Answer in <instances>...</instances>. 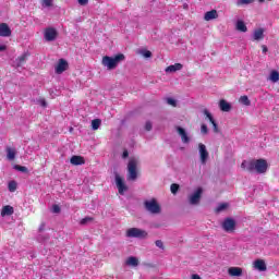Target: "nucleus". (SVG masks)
I'll return each instance as SVG.
<instances>
[{"instance_id":"nucleus-1","label":"nucleus","mask_w":279,"mask_h":279,"mask_svg":"<svg viewBox=\"0 0 279 279\" xmlns=\"http://www.w3.org/2000/svg\"><path fill=\"white\" fill-rule=\"evenodd\" d=\"M125 60V54L123 53H118L113 58L109 56H105L102 58V65L107 66L109 71H112V69H117L119 62H123Z\"/></svg>"},{"instance_id":"nucleus-2","label":"nucleus","mask_w":279,"mask_h":279,"mask_svg":"<svg viewBox=\"0 0 279 279\" xmlns=\"http://www.w3.org/2000/svg\"><path fill=\"white\" fill-rule=\"evenodd\" d=\"M138 167V160L135 158L130 159L128 163V180H136L138 178V171L136 170Z\"/></svg>"},{"instance_id":"nucleus-3","label":"nucleus","mask_w":279,"mask_h":279,"mask_svg":"<svg viewBox=\"0 0 279 279\" xmlns=\"http://www.w3.org/2000/svg\"><path fill=\"white\" fill-rule=\"evenodd\" d=\"M144 208L151 215H160V204H158V201H156V198L145 201Z\"/></svg>"},{"instance_id":"nucleus-4","label":"nucleus","mask_w":279,"mask_h":279,"mask_svg":"<svg viewBox=\"0 0 279 279\" xmlns=\"http://www.w3.org/2000/svg\"><path fill=\"white\" fill-rule=\"evenodd\" d=\"M125 234L128 239H147V231L138 228H130Z\"/></svg>"},{"instance_id":"nucleus-5","label":"nucleus","mask_w":279,"mask_h":279,"mask_svg":"<svg viewBox=\"0 0 279 279\" xmlns=\"http://www.w3.org/2000/svg\"><path fill=\"white\" fill-rule=\"evenodd\" d=\"M221 226L225 232H234L236 230V220L234 218H226Z\"/></svg>"},{"instance_id":"nucleus-6","label":"nucleus","mask_w":279,"mask_h":279,"mask_svg":"<svg viewBox=\"0 0 279 279\" xmlns=\"http://www.w3.org/2000/svg\"><path fill=\"white\" fill-rule=\"evenodd\" d=\"M256 167V160L251 159V160H243L241 163V169L243 171H248V173H254Z\"/></svg>"},{"instance_id":"nucleus-7","label":"nucleus","mask_w":279,"mask_h":279,"mask_svg":"<svg viewBox=\"0 0 279 279\" xmlns=\"http://www.w3.org/2000/svg\"><path fill=\"white\" fill-rule=\"evenodd\" d=\"M267 160L257 159L255 160V171L256 173H266L267 172Z\"/></svg>"},{"instance_id":"nucleus-8","label":"nucleus","mask_w":279,"mask_h":279,"mask_svg":"<svg viewBox=\"0 0 279 279\" xmlns=\"http://www.w3.org/2000/svg\"><path fill=\"white\" fill-rule=\"evenodd\" d=\"M202 193H204V190L202 187H197V190L190 196V204L192 206H196V204H199V201L202 199Z\"/></svg>"},{"instance_id":"nucleus-9","label":"nucleus","mask_w":279,"mask_h":279,"mask_svg":"<svg viewBox=\"0 0 279 279\" xmlns=\"http://www.w3.org/2000/svg\"><path fill=\"white\" fill-rule=\"evenodd\" d=\"M69 70V62L64 59H59L58 64L56 65V73L57 75H62L64 71Z\"/></svg>"},{"instance_id":"nucleus-10","label":"nucleus","mask_w":279,"mask_h":279,"mask_svg":"<svg viewBox=\"0 0 279 279\" xmlns=\"http://www.w3.org/2000/svg\"><path fill=\"white\" fill-rule=\"evenodd\" d=\"M45 39L48 41V43H51L56 38H58V31H56V28H46L45 31Z\"/></svg>"},{"instance_id":"nucleus-11","label":"nucleus","mask_w":279,"mask_h":279,"mask_svg":"<svg viewBox=\"0 0 279 279\" xmlns=\"http://www.w3.org/2000/svg\"><path fill=\"white\" fill-rule=\"evenodd\" d=\"M198 151H199L202 165H206V162L208 160V156H209L208 149H206V145L199 144L198 145Z\"/></svg>"},{"instance_id":"nucleus-12","label":"nucleus","mask_w":279,"mask_h":279,"mask_svg":"<svg viewBox=\"0 0 279 279\" xmlns=\"http://www.w3.org/2000/svg\"><path fill=\"white\" fill-rule=\"evenodd\" d=\"M116 184H117L120 195H123V193H125V191H128V185H125L123 178H121L119 174H116Z\"/></svg>"},{"instance_id":"nucleus-13","label":"nucleus","mask_w":279,"mask_h":279,"mask_svg":"<svg viewBox=\"0 0 279 279\" xmlns=\"http://www.w3.org/2000/svg\"><path fill=\"white\" fill-rule=\"evenodd\" d=\"M0 36H2V38L12 36V29H10V26H8L7 23L0 24Z\"/></svg>"},{"instance_id":"nucleus-14","label":"nucleus","mask_w":279,"mask_h":279,"mask_svg":"<svg viewBox=\"0 0 279 279\" xmlns=\"http://www.w3.org/2000/svg\"><path fill=\"white\" fill-rule=\"evenodd\" d=\"M228 274H229V276H231V278H240V276H243V268L230 267L228 269Z\"/></svg>"},{"instance_id":"nucleus-15","label":"nucleus","mask_w":279,"mask_h":279,"mask_svg":"<svg viewBox=\"0 0 279 279\" xmlns=\"http://www.w3.org/2000/svg\"><path fill=\"white\" fill-rule=\"evenodd\" d=\"M71 165L78 167L80 165H86V160L82 156L74 155L70 159Z\"/></svg>"},{"instance_id":"nucleus-16","label":"nucleus","mask_w":279,"mask_h":279,"mask_svg":"<svg viewBox=\"0 0 279 279\" xmlns=\"http://www.w3.org/2000/svg\"><path fill=\"white\" fill-rule=\"evenodd\" d=\"M177 132L181 136L182 143L186 144L191 142V138L189 137V135L186 134V131L183 128L177 126Z\"/></svg>"},{"instance_id":"nucleus-17","label":"nucleus","mask_w":279,"mask_h":279,"mask_svg":"<svg viewBox=\"0 0 279 279\" xmlns=\"http://www.w3.org/2000/svg\"><path fill=\"white\" fill-rule=\"evenodd\" d=\"M215 19H219V13L215 9L207 11L204 15V21H215Z\"/></svg>"},{"instance_id":"nucleus-18","label":"nucleus","mask_w":279,"mask_h":279,"mask_svg":"<svg viewBox=\"0 0 279 279\" xmlns=\"http://www.w3.org/2000/svg\"><path fill=\"white\" fill-rule=\"evenodd\" d=\"M183 68L182 63H174L166 68V73H175V71H182Z\"/></svg>"},{"instance_id":"nucleus-19","label":"nucleus","mask_w":279,"mask_h":279,"mask_svg":"<svg viewBox=\"0 0 279 279\" xmlns=\"http://www.w3.org/2000/svg\"><path fill=\"white\" fill-rule=\"evenodd\" d=\"M14 215V207L7 205L2 207L1 217H10Z\"/></svg>"},{"instance_id":"nucleus-20","label":"nucleus","mask_w":279,"mask_h":279,"mask_svg":"<svg viewBox=\"0 0 279 279\" xmlns=\"http://www.w3.org/2000/svg\"><path fill=\"white\" fill-rule=\"evenodd\" d=\"M254 267L258 271H267V264H265V262L263 259H256L254 262Z\"/></svg>"},{"instance_id":"nucleus-21","label":"nucleus","mask_w":279,"mask_h":279,"mask_svg":"<svg viewBox=\"0 0 279 279\" xmlns=\"http://www.w3.org/2000/svg\"><path fill=\"white\" fill-rule=\"evenodd\" d=\"M219 108L222 112H230V110H232V105H230V102L221 99L219 101Z\"/></svg>"},{"instance_id":"nucleus-22","label":"nucleus","mask_w":279,"mask_h":279,"mask_svg":"<svg viewBox=\"0 0 279 279\" xmlns=\"http://www.w3.org/2000/svg\"><path fill=\"white\" fill-rule=\"evenodd\" d=\"M265 38V29L257 28L254 31L253 40H263Z\"/></svg>"},{"instance_id":"nucleus-23","label":"nucleus","mask_w":279,"mask_h":279,"mask_svg":"<svg viewBox=\"0 0 279 279\" xmlns=\"http://www.w3.org/2000/svg\"><path fill=\"white\" fill-rule=\"evenodd\" d=\"M27 58H29V53H27V52H24L22 56H20L16 59L17 66H23L25 64V62H27Z\"/></svg>"},{"instance_id":"nucleus-24","label":"nucleus","mask_w":279,"mask_h":279,"mask_svg":"<svg viewBox=\"0 0 279 279\" xmlns=\"http://www.w3.org/2000/svg\"><path fill=\"white\" fill-rule=\"evenodd\" d=\"M235 28L238 29V32H243V33L247 32V26L245 25V22L241 20L236 22Z\"/></svg>"},{"instance_id":"nucleus-25","label":"nucleus","mask_w":279,"mask_h":279,"mask_svg":"<svg viewBox=\"0 0 279 279\" xmlns=\"http://www.w3.org/2000/svg\"><path fill=\"white\" fill-rule=\"evenodd\" d=\"M126 265L130 267H138V258L131 256L126 259Z\"/></svg>"},{"instance_id":"nucleus-26","label":"nucleus","mask_w":279,"mask_h":279,"mask_svg":"<svg viewBox=\"0 0 279 279\" xmlns=\"http://www.w3.org/2000/svg\"><path fill=\"white\" fill-rule=\"evenodd\" d=\"M7 158L8 160H14V158H16V149L7 148Z\"/></svg>"},{"instance_id":"nucleus-27","label":"nucleus","mask_w":279,"mask_h":279,"mask_svg":"<svg viewBox=\"0 0 279 279\" xmlns=\"http://www.w3.org/2000/svg\"><path fill=\"white\" fill-rule=\"evenodd\" d=\"M239 101L243 106H252V101L250 100V98L247 96H241Z\"/></svg>"},{"instance_id":"nucleus-28","label":"nucleus","mask_w":279,"mask_h":279,"mask_svg":"<svg viewBox=\"0 0 279 279\" xmlns=\"http://www.w3.org/2000/svg\"><path fill=\"white\" fill-rule=\"evenodd\" d=\"M17 186L19 184L16 183V181H10L8 184V190L10 191V193H14Z\"/></svg>"},{"instance_id":"nucleus-29","label":"nucleus","mask_w":279,"mask_h":279,"mask_svg":"<svg viewBox=\"0 0 279 279\" xmlns=\"http://www.w3.org/2000/svg\"><path fill=\"white\" fill-rule=\"evenodd\" d=\"M270 82H279V73L278 71H272L269 76Z\"/></svg>"},{"instance_id":"nucleus-30","label":"nucleus","mask_w":279,"mask_h":279,"mask_svg":"<svg viewBox=\"0 0 279 279\" xmlns=\"http://www.w3.org/2000/svg\"><path fill=\"white\" fill-rule=\"evenodd\" d=\"M203 114H205L206 119H208L209 123H214L215 118H213V113L208 111V109H204Z\"/></svg>"},{"instance_id":"nucleus-31","label":"nucleus","mask_w":279,"mask_h":279,"mask_svg":"<svg viewBox=\"0 0 279 279\" xmlns=\"http://www.w3.org/2000/svg\"><path fill=\"white\" fill-rule=\"evenodd\" d=\"M13 169H15V171H21L22 173H28L29 171L27 167L21 165H15Z\"/></svg>"},{"instance_id":"nucleus-32","label":"nucleus","mask_w":279,"mask_h":279,"mask_svg":"<svg viewBox=\"0 0 279 279\" xmlns=\"http://www.w3.org/2000/svg\"><path fill=\"white\" fill-rule=\"evenodd\" d=\"M100 125H101V120L100 119L92 120V128H93V130H99Z\"/></svg>"},{"instance_id":"nucleus-33","label":"nucleus","mask_w":279,"mask_h":279,"mask_svg":"<svg viewBox=\"0 0 279 279\" xmlns=\"http://www.w3.org/2000/svg\"><path fill=\"white\" fill-rule=\"evenodd\" d=\"M170 191H171L172 195H175V193H178V191H180V185L178 183H172L170 186Z\"/></svg>"},{"instance_id":"nucleus-34","label":"nucleus","mask_w":279,"mask_h":279,"mask_svg":"<svg viewBox=\"0 0 279 279\" xmlns=\"http://www.w3.org/2000/svg\"><path fill=\"white\" fill-rule=\"evenodd\" d=\"M256 0H238L236 5H250V3H254Z\"/></svg>"},{"instance_id":"nucleus-35","label":"nucleus","mask_w":279,"mask_h":279,"mask_svg":"<svg viewBox=\"0 0 279 279\" xmlns=\"http://www.w3.org/2000/svg\"><path fill=\"white\" fill-rule=\"evenodd\" d=\"M226 208H228V203H221V204L218 205V207L216 208V213H221V211L226 210Z\"/></svg>"},{"instance_id":"nucleus-36","label":"nucleus","mask_w":279,"mask_h":279,"mask_svg":"<svg viewBox=\"0 0 279 279\" xmlns=\"http://www.w3.org/2000/svg\"><path fill=\"white\" fill-rule=\"evenodd\" d=\"M41 5L45 8H51V5H53V0H41Z\"/></svg>"},{"instance_id":"nucleus-37","label":"nucleus","mask_w":279,"mask_h":279,"mask_svg":"<svg viewBox=\"0 0 279 279\" xmlns=\"http://www.w3.org/2000/svg\"><path fill=\"white\" fill-rule=\"evenodd\" d=\"M167 104H169V106H172L173 108L178 106V102L173 98H168Z\"/></svg>"},{"instance_id":"nucleus-38","label":"nucleus","mask_w":279,"mask_h":279,"mask_svg":"<svg viewBox=\"0 0 279 279\" xmlns=\"http://www.w3.org/2000/svg\"><path fill=\"white\" fill-rule=\"evenodd\" d=\"M211 125L214 128L215 134H219V125L217 124V122L215 120H214V122H211Z\"/></svg>"},{"instance_id":"nucleus-39","label":"nucleus","mask_w":279,"mask_h":279,"mask_svg":"<svg viewBox=\"0 0 279 279\" xmlns=\"http://www.w3.org/2000/svg\"><path fill=\"white\" fill-rule=\"evenodd\" d=\"M156 246L159 247V250H163L165 248V243H162L161 240H157L155 242Z\"/></svg>"},{"instance_id":"nucleus-40","label":"nucleus","mask_w":279,"mask_h":279,"mask_svg":"<svg viewBox=\"0 0 279 279\" xmlns=\"http://www.w3.org/2000/svg\"><path fill=\"white\" fill-rule=\"evenodd\" d=\"M201 132L202 134H208V126L206 124H202Z\"/></svg>"},{"instance_id":"nucleus-41","label":"nucleus","mask_w":279,"mask_h":279,"mask_svg":"<svg viewBox=\"0 0 279 279\" xmlns=\"http://www.w3.org/2000/svg\"><path fill=\"white\" fill-rule=\"evenodd\" d=\"M142 56H144V58H151V51L144 50V51H142Z\"/></svg>"},{"instance_id":"nucleus-42","label":"nucleus","mask_w":279,"mask_h":279,"mask_svg":"<svg viewBox=\"0 0 279 279\" xmlns=\"http://www.w3.org/2000/svg\"><path fill=\"white\" fill-rule=\"evenodd\" d=\"M87 221H93V218H90V217L83 218V219L81 220V226H85V223H86Z\"/></svg>"},{"instance_id":"nucleus-43","label":"nucleus","mask_w":279,"mask_h":279,"mask_svg":"<svg viewBox=\"0 0 279 279\" xmlns=\"http://www.w3.org/2000/svg\"><path fill=\"white\" fill-rule=\"evenodd\" d=\"M145 130L146 132H151V122H146Z\"/></svg>"},{"instance_id":"nucleus-44","label":"nucleus","mask_w":279,"mask_h":279,"mask_svg":"<svg viewBox=\"0 0 279 279\" xmlns=\"http://www.w3.org/2000/svg\"><path fill=\"white\" fill-rule=\"evenodd\" d=\"M39 104H40V106H41L43 108H47V100H45V98H41V99L39 100Z\"/></svg>"},{"instance_id":"nucleus-45","label":"nucleus","mask_w":279,"mask_h":279,"mask_svg":"<svg viewBox=\"0 0 279 279\" xmlns=\"http://www.w3.org/2000/svg\"><path fill=\"white\" fill-rule=\"evenodd\" d=\"M52 213H56V214L60 213V206L59 205H53L52 206Z\"/></svg>"},{"instance_id":"nucleus-46","label":"nucleus","mask_w":279,"mask_h":279,"mask_svg":"<svg viewBox=\"0 0 279 279\" xmlns=\"http://www.w3.org/2000/svg\"><path fill=\"white\" fill-rule=\"evenodd\" d=\"M80 5H88V0H78Z\"/></svg>"},{"instance_id":"nucleus-47","label":"nucleus","mask_w":279,"mask_h":279,"mask_svg":"<svg viewBox=\"0 0 279 279\" xmlns=\"http://www.w3.org/2000/svg\"><path fill=\"white\" fill-rule=\"evenodd\" d=\"M45 228H46V225H45V222H43V223L39 226V232H45Z\"/></svg>"},{"instance_id":"nucleus-48","label":"nucleus","mask_w":279,"mask_h":279,"mask_svg":"<svg viewBox=\"0 0 279 279\" xmlns=\"http://www.w3.org/2000/svg\"><path fill=\"white\" fill-rule=\"evenodd\" d=\"M130 156V153L128 150H124L122 154V158H128Z\"/></svg>"},{"instance_id":"nucleus-49","label":"nucleus","mask_w":279,"mask_h":279,"mask_svg":"<svg viewBox=\"0 0 279 279\" xmlns=\"http://www.w3.org/2000/svg\"><path fill=\"white\" fill-rule=\"evenodd\" d=\"M262 51H263V53H267V51H268L267 46L263 45V46H262Z\"/></svg>"},{"instance_id":"nucleus-50","label":"nucleus","mask_w":279,"mask_h":279,"mask_svg":"<svg viewBox=\"0 0 279 279\" xmlns=\"http://www.w3.org/2000/svg\"><path fill=\"white\" fill-rule=\"evenodd\" d=\"M5 49H8L5 45L0 46V51H5Z\"/></svg>"},{"instance_id":"nucleus-51","label":"nucleus","mask_w":279,"mask_h":279,"mask_svg":"<svg viewBox=\"0 0 279 279\" xmlns=\"http://www.w3.org/2000/svg\"><path fill=\"white\" fill-rule=\"evenodd\" d=\"M192 279H202V277L199 275H192Z\"/></svg>"},{"instance_id":"nucleus-52","label":"nucleus","mask_w":279,"mask_h":279,"mask_svg":"<svg viewBox=\"0 0 279 279\" xmlns=\"http://www.w3.org/2000/svg\"><path fill=\"white\" fill-rule=\"evenodd\" d=\"M183 8L184 10H189V4L187 3L183 4Z\"/></svg>"}]
</instances>
